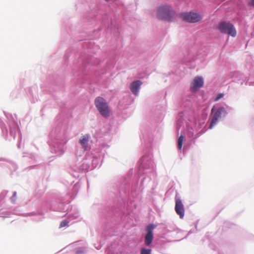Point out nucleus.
Masks as SVG:
<instances>
[{"label": "nucleus", "instance_id": "23", "mask_svg": "<svg viewBox=\"0 0 254 254\" xmlns=\"http://www.w3.org/2000/svg\"><path fill=\"white\" fill-rule=\"evenodd\" d=\"M232 78L237 81H241V84L243 85L245 81V84H247L248 79H247L246 76L242 72L239 71H235L232 74Z\"/></svg>", "mask_w": 254, "mask_h": 254}, {"label": "nucleus", "instance_id": "5", "mask_svg": "<svg viewBox=\"0 0 254 254\" xmlns=\"http://www.w3.org/2000/svg\"><path fill=\"white\" fill-rule=\"evenodd\" d=\"M8 192V190H3L0 193V217L3 218L9 217L12 214L23 215L25 217L34 215L42 216L44 214V211L40 210L39 208L36 211L26 213H22L19 207L12 209V207L7 203L5 200Z\"/></svg>", "mask_w": 254, "mask_h": 254}, {"label": "nucleus", "instance_id": "47", "mask_svg": "<svg viewBox=\"0 0 254 254\" xmlns=\"http://www.w3.org/2000/svg\"><path fill=\"white\" fill-rule=\"evenodd\" d=\"M101 248V246H99V247H96V248L97 249V250H99Z\"/></svg>", "mask_w": 254, "mask_h": 254}, {"label": "nucleus", "instance_id": "40", "mask_svg": "<svg viewBox=\"0 0 254 254\" xmlns=\"http://www.w3.org/2000/svg\"><path fill=\"white\" fill-rule=\"evenodd\" d=\"M198 223V220H197V221L194 223V226H195V229H196V231H197V227Z\"/></svg>", "mask_w": 254, "mask_h": 254}, {"label": "nucleus", "instance_id": "6", "mask_svg": "<svg viewBox=\"0 0 254 254\" xmlns=\"http://www.w3.org/2000/svg\"><path fill=\"white\" fill-rule=\"evenodd\" d=\"M142 175H145V176L141 180V186L143 185L146 179L149 182L152 178L156 176L155 164L151 155H144L139 160L137 175L140 177Z\"/></svg>", "mask_w": 254, "mask_h": 254}, {"label": "nucleus", "instance_id": "14", "mask_svg": "<svg viewBox=\"0 0 254 254\" xmlns=\"http://www.w3.org/2000/svg\"><path fill=\"white\" fill-rule=\"evenodd\" d=\"M69 202L70 201H68V202L66 203H65L62 201L59 204H58L56 201L45 202L44 205H46L47 206V208H39V209L44 211V213L47 212L49 209L55 211L64 212L68 211V208L70 206L69 204Z\"/></svg>", "mask_w": 254, "mask_h": 254}, {"label": "nucleus", "instance_id": "27", "mask_svg": "<svg viewBox=\"0 0 254 254\" xmlns=\"http://www.w3.org/2000/svg\"><path fill=\"white\" fill-rule=\"evenodd\" d=\"M75 254H86L87 253V248L85 247H79L74 250Z\"/></svg>", "mask_w": 254, "mask_h": 254}, {"label": "nucleus", "instance_id": "38", "mask_svg": "<svg viewBox=\"0 0 254 254\" xmlns=\"http://www.w3.org/2000/svg\"><path fill=\"white\" fill-rule=\"evenodd\" d=\"M188 134L190 136V137H193V129L192 128H189V129H188Z\"/></svg>", "mask_w": 254, "mask_h": 254}, {"label": "nucleus", "instance_id": "42", "mask_svg": "<svg viewBox=\"0 0 254 254\" xmlns=\"http://www.w3.org/2000/svg\"><path fill=\"white\" fill-rule=\"evenodd\" d=\"M76 9H79V10L81 9V7L80 8V5H79L78 4H76Z\"/></svg>", "mask_w": 254, "mask_h": 254}, {"label": "nucleus", "instance_id": "43", "mask_svg": "<svg viewBox=\"0 0 254 254\" xmlns=\"http://www.w3.org/2000/svg\"><path fill=\"white\" fill-rule=\"evenodd\" d=\"M138 183V179L136 180V181L134 183L135 187H136Z\"/></svg>", "mask_w": 254, "mask_h": 254}, {"label": "nucleus", "instance_id": "53", "mask_svg": "<svg viewBox=\"0 0 254 254\" xmlns=\"http://www.w3.org/2000/svg\"><path fill=\"white\" fill-rule=\"evenodd\" d=\"M106 1H108L109 0H105Z\"/></svg>", "mask_w": 254, "mask_h": 254}, {"label": "nucleus", "instance_id": "37", "mask_svg": "<svg viewBox=\"0 0 254 254\" xmlns=\"http://www.w3.org/2000/svg\"><path fill=\"white\" fill-rule=\"evenodd\" d=\"M224 225L225 227H229V228H232V226L234 225L233 224L230 223L228 221H226L224 223Z\"/></svg>", "mask_w": 254, "mask_h": 254}, {"label": "nucleus", "instance_id": "45", "mask_svg": "<svg viewBox=\"0 0 254 254\" xmlns=\"http://www.w3.org/2000/svg\"><path fill=\"white\" fill-rule=\"evenodd\" d=\"M64 58L65 61L68 58V57H67V53L65 55Z\"/></svg>", "mask_w": 254, "mask_h": 254}, {"label": "nucleus", "instance_id": "31", "mask_svg": "<svg viewBox=\"0 0 254 254\" xmlns=\"http://www.w3.org/2000/svg\"><path fill=\"white\" fill-rule=\"evenodd\" d=\"M140 139L141 140H143L144 144H147V146L151 145L152 141L151 140H147L146 135L144 133H142Z\"/></svg>", "mask_w": 254, "mask_h": 254}, {"label": "nucleus", "instance_id": "7", "mask_svg": "<svg viewBox=\"0 0 254 254\" xmlns=\"http://www.w3.org/2000/svg\"><path fill=\"white\" fill-rule=\"evenodd\" d=\"M89 9L90 10L88 11L87 15L85 16L90 22H92L93 21L96 22L102 18L101 23L103 26L107 27L108 29H111L115 27L110 16L107 14L102 16L100 12L98 11L96 5L90 6Z\"/></svg>", "mask_w": 254, "mask_h": 254}, {"label": "nucleus", "instance_id": "2", "mask_svg": "<svg viewBox=\"0 0 254 254\" xmlns=\"http://www.w3.org/2000/svg\"><path fill=\"white\" fill-rule=\"evenodd\" d=\"M100 60L89 54H81L74 64L72 75L81 84L93 80L97 76L94 66L99 64Z\"/></svg>", "mask_w": 254, "mask_h": 254}, {"label": "nucleus", "instance_id": "18", "mask_svg": "<svg viewBox=\"0 0 254 254\" xmlns=\"http://www.w3.org/2000/svg\"><path fill=\"white\" fill-rule=\"evenodd\" d=\"M156 227L157 225L153 223H149L145 227L146 234L144 243L146 247H149L151 245L154 239L153 230Z\"/></svg>", "mask_w": 254, "mask_h": 254}, {"label": "nucleus", "instance_id": "48", "mask_svg": "<svg viewBox=\"0 0 254 254\" xmlns=\"http://www.w3.org/2000/svg\"><path fill=\"white\" fill-rule=\"evenodd\" d=\"M41 88H42V90H46V89H45V87L44 86V85H43V86L41 87Z\"/></svg>", "mask_w": 254, "mask_h": 254}, {"label": "nucleus", "instance_id": "9", "mask_svg": "<svg viewBox=\"0 0 254 254\" xmlns=\"http://www.w3.org/2000/svg\"><path fill=\"white\" fill-rule=\"evenodd\" d=\"M176 14V11L169 4L161 5L157 9L156 16L160 20L173 22L175 20Z\"/></svg>", "mask_w": 254, "mask_h": 254}, {"label": "nucleus", "instance_id": "21", "mask_svg": "<svg viewBox=\"0 0 254 254\" xmlns=\"http://www.w3.org/2000/svg\"><path fill=\"white\" fill-rule=\"evenodd\" d=\"M89 137V134H86L80 137L79 142L83 150L80 151L79 153L78 151H77L75 153L76 156L79 155V156H81V153H83L84 151L88 149Z\"/></svg>", "mask_w": 254, "mask_h": 254}, {"label": "nucleus", "instance_id": "39", "mask_svg": "<svg viewBox=\"0 0 254 254\" xmlns=\"http://www.w3.org/2000/svg\"><path fill=\"white\" fill-rule=\"evenodd\" d=\"M193 233H194V231L193 230H190L187 234V235L184 238V239H186L188 238V236H189L191 234Z\"/></svg>", "mask_w": 254, "mask_h": 254}, {"label": "nucleus", "instance_id": "12", "mask_svg": "<svg viewBox=\"0 0 254 254\" xmlns=\"http://www.w3.org/2000/svg\"><path fill=\"white\" fill-rule=\"evenodd\" d=\"M79 155L76 156L77 160L73 162L70 164V173L75 178H79L80 175L79 173H82L84 171H89V167L87 164V160L85 159H82L79 162Z\"/></svg>", "mask_w": 254, "mask_h": 254}, {"label": "nucleus", "instance_id": "10", "mask_svg": "<svg viewBox=\"0 0 254 254\" xmlns=\"http://www.w3.org/2000/svg\"><path fill=\"white\" fill-rule=\"evenodd\" d=\"M0 168L8 172L11 178L18 176L17 164L7 158L0 157Z\"/></svg>", "mask_w": 254, "mask_h": 254}, {"label": "nucleus", "instance_id": "32", "mask_svg": "<svg viewBox=\"0 0 254 254\" xmlns=\"http://www.w3.org/2000/svg\"><path fill=\"white\" fill-rule=\"evenodd\" d=\"M29 158L32 160H34L36 162H40V157L36 154H30L29 155Z\"/></svg>", "mask_w": 254, "mask_h": 254}, {"label": "nucleus", "instance_id": "41", "mask_svg": "<svg viewBox=\"0 0 254 254\" xmlns=\"http://www.w3.org/2000/svg\"><path fill=\"white\" fill-rule=\"evenodd\" d=\"M201 134V133H197V134H196L195 137H193V139H196L198 136H199V135H200Z\"/></svg>", "mask_w": 254, "mask_h": 254}, {"label": "nucleus", "instance_id": "34", "mask_svg": "<svg viewBox=\"0 0 254 254\" xmlns=\"http://www.w3.org/2000/svg\"><path fill=\"white\" fill-rule=\"evenodd\" d=\"M224 94L223 93H219L217 94L214 98L215 101H218L219 100L223 97Z\"/></svg>", "mask_w": 254, "mask_h": 254}, {"label": "nucleus", "instance_id": "17", "mask_svg": "<svg viewBox=\"0 0 254 254\" xmlns=\"http://www.w3.org/2000/svg\"><path fill=\"white\" fill-rule=\"evenodd\" d=\"M103 160V156L99 153L93 155L89 159H85V160H87L86 163L89 167V171L92 170L98 167H100L102 165Z\"/></svg>", "mask_w": 254, "mask_h": 254}, {"label": "nucleus", "instance_id": "51", "mask_svg": "<svg viewBox=\"0 0 254 254\" xmlns=\"http://www.w3.org/2000/svg\"><path fill=\"white\" fill-rule=\"evenodd\" d=\"M205 237H206V238H208L207 233L205 235Z\"/></svg>", "mask_w": 254, "mask_h": 254}, {"label": "nucleus", "instance_id": "50", "mask_svg": "<svg viewBox=\"0 0 254 254\" xmlns=\"http://www.w3.org/2000/svg\"><path fill=\"white\" fill-rule=\"evenodd\" d=\"M219 254H224L223 253L219 252Z\"/></svg>", "mask_w": 254, "mask_h": 254}, {"label": "nucleus", "instance_id": "4", "mask_svg": "<svg viewBox=\"0 0 254 254\" xmlns=\"http://www.w3.org/2000/svg\"><path fill=\"white\" fill-rule=\"evenodd\" d=\"M49 144L51 152L55 156L60 157L64 154V145L67 143V127L65 125H59L50 134Z\"/></svg>", "mask_w": 254, "mask_h": 254}, {"label": "nucleus", "instance_id": "11", "mask_svg": "<svg viewBox=\"0 0 254 254\" xmlns=\"http://www.w3.org/2000/svg\"><path fill=\"white\" fill-rule=\"evenodd\" d=\"M181 106L185 109L178 114L177 117V128L178 130L183 125L184 122H186L187 119L190 121L189 116L193 112L191 109L192 103L190 100H186V102H183Z\"/></svg>", "mask_w": 254, "mask_h": 254}, {"label": "nucleus", "instance_id": "24", "mask_svg": "<svg viewBox=\"0 0 254 254\" xmlns=\"http://www.w3.org/2000/svg\"><path fill=\"white\" fill-rule=\"evenodd\" d=\"M38 88L36 86H33L30 87L29 89V94L30 96L31 102L32 103H35L38 101L39 97L38 95Z\"/></svg>", "mask_w": 254, "mask_h": 254}, {"label": "nucleus", "instance_id": "36", "mask_svg": "<svg viewBox=\"0 0 254 254\" xmlns=\"http://www.w3.org/2000/svg\"><path fill=\"white\" fill-rule=\"evenodd\" d=\"M247 5L250 7L254 8V0H247Z\"/></svg>", "mask_w": 254, "mask_h": 254}, {"label": "nucleus", "instance_id": "15", "mask_svg": "<svg viewBox=\"0 0 254 254\" xmlns=\"http://www.w3.org/2000/svg\"><path fill=\"white\" fill-rule=\"evenodd\" d=\"M94 104L98 111L103 117L107 118L109 116V106L103 97H97L95 99Z\"/></svg>", "mask_w": 254, "mask_h": 254}, {"label": "nucleus", "instance_id": "29", "mask_svg": "<svg viewBox=\"0 0 254 254\" xmlns=\"http://www.w3.org/2000/svg\"><path fill=\"white\" fill-rule=\"evenodd\" d=\"M151 249L145 247H142L140 250V254H151Z\"/></svg>", "mask_w": 254, "mask_h": 254}, {"label": "nucleus", "instance_id": "13", "mask_svg": "<svg viewBox=\"0 0 254 254\" xmlns=\"http://www.w3.org/2000/svg\"><path fill=\"white\" fill-rule=\"evenodd\" d=\"M216 28L222 34L228 35L232 37H235L237 35V30L234 25L229 21H221L217 25Z\"/></svg>", "mask_w": 254, "mask_h": 254}, {"label": "nucleus", "instance_id": "52", "mask_svg": "<svg viewBox=\"0 0 254 254\" xmlns=\"http://www.w3.org/2000/svg\"><path fill=\"white\" fill-rule=\"evenodd\" d=\"M47 92H49L50 94H51V91H50V90H48V91H47Z\"/></svg>", "mask_w": 254, "mask_h": 254}, {"label": "nucleus", "instance_id": "20", "mask_svg": "<svg viewBox=\"0 0 254 254\" xmlns=\"http://www.w3.org/2000/svg\"><path fill=\"white\" fill-rule=\"evenodd\" d=\"M204 80L202 77L197 76L194 77L190 84V90L192 92H196L200 88L203 87Z\"/></svg>", "mask_w": 254, "mask_h": 254}, {"label": "nucleus", "instance_id": "33", "mask_svg": "<svg viewBox=\"0 0 254 254\" xmlns=\"http://www.w3.org/2000/svg\"><path fill=\"white\" fill-rule=\"evenodd\" d=\"M17 192L14 191L13 192L12 195L10 197V200L13 204L16 203V198H17Z\"/></svg>", "mask_w": 254, "mask_h": 254}, {"label": "nucleus", "instance_id": "46", "mask_svg": "<svg viewBox=\"0 0 254 254\" xmlns=\"http://www.w3.org/2000/svg\"><path fill=\"white\" fill-rule=\"evenodd\" d=\"M38 200H36V201H35L34 202H33V203L36 205V204H37V202H38Z\"/></svg>", "mask_w": 254, "mask_h": 254}, {"label": "nucleus", "instance_id": "8", "mask_svg": "<svg viewBox=\"0 0 254 254\" xmlns=\"http://www.w3.org/2000/svg\"><path fill=\"white\" fill-rule=\"evenodd\" d=\"M228 107V105L225 103L216 104L213 105L211 109V114L213 116L208 127L209 129L212 128L218 123L219 120L225 118L228 114L227 111Z\"/></svg>", "mask_w": 254, "mask_h": 254}, {"label": "nucleus", "instance_id": "22", "mask_svg": "<svg viewBox=\"0 0 254 254\" xmlns=\"http://www.w3.org/2000/svg\"><path fill=\"white\" fill-rule=\"evenodd\" d=\"M142 82L140 80H136L132 81L130 84V90L135 96L138 95Z\"/></svg>", "mask_w": 254, "mask_h": 254}, {"label": "nucleus", "instance_id": "3", "mask_svg": "<svg viewBox=\"0 0 254 254\" xmlns=\"http://www.w3.org/2000/svg\"><path fill=\"white\" fill-rule=\"evenodd\" d=\"M0 127L2 136L5 140H15L17 137V147L20 149L22 134L15 115L13 116L4 111H0Z\"/></svg>", "mask_w": 254, "mask_h": 254}, {"label": "nucleus", "instance_id": "35", "mask_svg": "<svg viewBox=\"0 0 254 254\" xmlns=\"http://www.w3.org/2000/svg\"><path fill=\"white\" fill-rule=\"evenodd\" d=\"M69 223V221L67 220H63L60 224V227L61 228L64 227L67 225L68 223Z\"/></svg>", "mask_w": 254, "mask_h": 254}, {"label": "nucleus", "instance_id": "30", "mask_svg": "<svg viewBox=\"0 0 254 254\" xmlns=\"http://www.w3.org/2000/svg\"><path fill=\"white\" fill-rule=\"evenodd\" d=\"M19 94V90L17 89L13 90L11 94H10V97L12 99H16L18 98V95Z\"/></svg>", "mask_w": 254, "mask_h": 254}, {"label": "nucleus", "instance_id": "49", "mask_svg": "<svg viewBox=\"0 0 254 254\" xmlns=\"http://www.w3.org/2000/svg\"><path fill=\"white\" fill-rule=\"evenodd\" d=\"M34 166H30V167H28V168H29V169H31L32 168H33Z\"/></svg>", "mask_w": 254, "mask_h": 254}, {"label": "nucleus", "instance_id": "28", "mask_svg": "<svg viewBox=\"0 0 254 254\" xmlns=\"http://www.w3.org/2000/svg\"><path fill=\"white\" fill-rule=\"evenodd\" d=\"M184 136L181 134V135L178 137L177 145L179 150H181L183 146V140H184Z\"/></svg>", "mask_w": 254, "mask_h": 254}, {"label": "nucleus", "instance_id": "25", "mask_svg": "<svg viewBox=\"0 0 254 254\" xmlns=\"http://www.w3.org/2000/svg\"><path fill=\"white\" fill-rule=\"evenodd\" d=\"M67 214H68L67 218L70 220L77 219L80 217L79 211L75 206H72L70 211Z\"/></svg>", "mask_w": 254, "mask_h": 254}, {"label": "nucleus", "instance_id": "19", "mask_svg": "<svg viewBox=\"0 0 254 254\" xmlns=\"http://www.w3.org/2000/svg\"><path fill=\"white\" fill-rule=\"evenodd\" d=\"M175 210L176 213L179 216L181 219L184 218L185 215V208L182 202L181 197L178 192H176L175 197Z\"/></svg>", "mask_w": 254, "mask_h": 254}, {"label": "nucleus", "instance_id": "44", "mask_svg": "<svg viewBox=\"0 0 254 254\" xmlns=\"http://www.w3.org/2000/svg\"><path fill=\"white\" fill-rule=\"evenodd\" d=\"M88 44H89L88 42H84V45H86V46H88Z\"/></svg>", "mask_w": 254, "mask_h": 254}, {"label": "nucleus", "instance_id": "26", "mask_svg": "<svg viewBox=\"0 0 254 254\" xmlns=\"http://www.w3.org/2000/svg\"><path fill=\"white\" fill-rule=\"evenodd\" d=\"M164 230L166 233H171L174 231H177L179 233L180 230L177 228L176 226L172 223H168L166 224L165 227L164 228Z\"/></svg>", "mask_w": 254, "mask_h": 254}, {"label": "nucleus", "instance_id": "1", "mask_svg": "<svg viewBox=\"0 0 254 254\" xmlns=\"http://www.w3.org/2000/svg\"><path fill=\"white\" fill-rule=\"evenodd\" d=\"M133 169L125 176H119L112 180L107 189V194L103 203H94L93 209H98L102 216L109 219L113 216L123 217L126 203L131 187L133 185L131 177Z\"/></svg>", "mask_w": 254, "mask_h": 254}, {"label": "nucleus", "instance_id": "16", "mask_svg": "<svg viewBox=\"0 0 254 254\" xmlns=\"http://www.w3.org/2000/svg\"><path fill=\"white\" fill-rule=\"evenodd\" d=\"M180 17L183 20L189 23H196L200 21L202 17L196 12H183L180 14Z\"/></svg>", "mask_w": 254, "mask_h": 254}]
</instances>
